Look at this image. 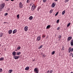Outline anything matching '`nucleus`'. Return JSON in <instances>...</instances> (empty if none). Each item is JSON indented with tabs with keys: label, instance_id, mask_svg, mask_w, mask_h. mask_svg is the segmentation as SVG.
<instances>
[{
	"label": "nucleus",
	"instance_id": "864d4df0",
	"mask_svg": "<svg viewBox=\"0 0 73 73\" xmlns=\"http://www.w3.org/2000/svg\"><path fill=\"white\" fill-rule=\"evenodd\" d=\"M0 46H1V45L0 44Z\"/></svg>",
	"mask_w": 73,
	"mask_h": 73
},
{
	"label": "nucleus",
	"instance_id": "423d86ee",
	"mask_svg": "<svg viewBox=\"0 0 73 73\" xmlns=\"http://www.w3.org/2000/svg\"><path fill=\"white\" fill-rule=\"evenodd\" d=\"M56 6V3H53L52 5V8H54V7Z\"/></svg>",
	"mask_w": 73,
	"mask_h": 73
},
{
	"label": "nucleus",
	"instance_id": "aec40b11",
	"mask_svg": "<svg viewBox=\"0 0 73 73\" xmlns=\"http://www.w3.org/2000/svg\"><path fill=\"white\" fill-rule=\"evenodd\" d=\"M13 72V70H10L9 71V73H12Z\"/></svg>",
	"mask_w": 73,
	"mask_h": 73
},
{
	"label": "nucleus",
	"instance_id": "f3484780",
	"mask_svg": "<svg viewBox=\"0 0 73 73\" xmlns=\"http://www.w3.org/2000/svg\"><path fill=\"white\" fill-rule=\"evenodd\" d=\"M71 45H73V40H71Z\"/></svg>",
	"mask_w": 73,
	"mask_h": 73
},
{
	"label": "nucleus",
	"instance_id": "6e6552de",
	"mask_svg": "<svg viewBox=\"0 0 73 73\" xmlns=\"http://www.w3.org/2000/svg\"><path fill=\"white\" fill-rule=\"evenodd\" d=\"M72 36H69L68 37V41H70V40H72Z\"/></svg>",
	"mask_w": 73,
	"mask_h": 73
},
{
	"label": "nucleus",
	"instance_id": "3c124183",
	"mask_svg": "<svg viewBox=\"0 0 73 73\" xmlns=\"http://www.w3.org/2000/svg\"><path fill=\"white\" fill-rule=\"evenodd\" d=\"M16 50V51H17V50Z\"/></svg>",
	"mask_w": 73,
	"mask_h": 73
},
{
	"label": "nucleus",
	"instance_id": "4be33fe9",
	"mask_svg": "<svg viewBox=\"0 0 73 73\" xmlns=\"http://www.w3.org/2000/svg\"><path fill=\"white\" fill-rule=\"evenodd\" d=\"M53 10L52 9L50 11V13H52L53 12Z\"/></svg>",
	"mask_w": 73,
	"mask_h": 73
},
{
	"label": "nucleus",
	"instance_id": "dca6fc26",
	"mask_svg": "<svg viewBox=\"0 0 73 73\" xmlns=\"http://www.w3.org/2000/svg\"><path fill=\"white\" fill-rule=\"evenodd\" d=\"M16 54V52L14 51L13 52V56H15Z\"/></svg>",
	"mask_w": 73,
	"mask_h": 73
},
{
	"label": "nucleus",
	"instance_id": "de8ad7c7",
	"mask_svg": "<svg viewBox=\"0 0 73 73\" xmlns=\"http://www.w3.org/2000/svg\"><path fill=\"white\" fill-rule=\"evenodd\" d=\"M72 53H71L70 54V55H71V56H72Z\"/></svg>",
	"mask_w": 73,
	"mask_h": 73
},
{
	"label": "nucleus",
	"instance_id": "ddd939ff",
	"mask_svg": "<svg viewBox=\"0 0 73 73\" xmlns=\"http://www.w3.org/2000/svg\"><path fill=\"white\" fill-rule=\"evenodd\" d=\"M50 27V25H49L47 26L46 27V29H49Z\"/></svg>",
	"mask_w": 73,
	"mask_h": 73
},
{
	"label": "nucleus",
	"instance_id": "a211bd4d",
	"mask_svg": "<svg viewBox=\"0 0 73 73\" xmlns=\"http://www.w3.org/2000/svg\"><path fill=\"white\" fill-rule=\"evenodd\" d=\"M29 20H32V19H33V17L32 16H31L29 18Z\"/></svg>",
	"mask_w": 73,
	"mask_h": 73
},
{
	"label": "nucleus",
	"instance_id": "412c9836",
	"mask_svg": "<svg viewBox=\"0 0 73 73\" xmlns=\"http://www.w3.org/2000/svg\"><path fill=\"white\" fill-rule=\"evenodd\" d=\"M21 54V52H17V55H20Z\"/></svg>",
	"mask_w": 73,
	"mask_h": 73
},
{
	"label": "nucleus",
	"instance_id": "4468645a",
	"mask_svg": "<svg viewBox=\"0 0 73 73\" xmlns=\"http://www.w3.org/2000/svg\"><path fill=\"white\" fill-rule=\"evenodd\" d=\"M65 11L64 10L62 12V15H64V14H65Z\"/></svg>",
	"mask_w": 73,
	"mask_h": 73
},
{
	"label": "nucleus",
	"instance_id": "58836bf2",
	"mask_svg": "<svg viewBox=\"0 0 73 73\" xmlns=\"http://www.w3.org/2000/svg\"><path fill=\"white\" fill-rule=\"evenodd\" d=\"M33 3H31L30 4V6H32V5Z\"/></svg>",
	"mask_w": 73,
	"mask_h": 73
},
{
	"label": "nucleus",
	"instance_id": "ea45409f",
	"mask_svg": "<svg viewBox=\"0 0 73 73\" xmlns=\"http://www.w3.org/2000/svg\"><path fill=\"white\" fill-rule=\"evenodd\" d=\"M7 15H8V13H6L5 14V16H7Z\"/></svg>",
	"mask_w": 73,
	"mask_h": 73
},
{
	"label": "nucleus",
	"instance_id": "c756f323",
	"mask_svg": "<svg viewBox=\"0 0 73 73\" xmlns=\"http://www.w3.org/2000/svg\"><path fill=\"white\" fill-rule=\"evenodd\" d=\"M70 23H69L68 24V25H67V27H68L69 26H70Z\"/></svg>",
	"mask_w": 73,
	"mask_h": 73
},
{
	"label": "nucleus",
	"instance_id": "37998d69",
	"mask_svg": "<svg viewBox=\"0 0 73 73\" xmlns=\"http://www.w3.org/2000/svg\"><path fill=\"white\" fill-rule=\"evenodd\" d=\"M42 56L44 57H45V55H44V54H43Z\"/></svg>",
	"mask_w": 73,
	"mask_h": 73
},
{
	"label": "nucleus",
	"instance_id": "6e6d98bb",
	"mask_svg": "<svg viewBox=\"0 0 73 73\" xmlns=\"http://www.w3.org/2000/svg\"><path fill=\"white\" fill-rule=\"evenodd\" d=\"M35 0H34V1H35Z\"/></svg>",
	"mask_w": 73,
	"mask_h": 73
},
{
	"label": "nucleus",
	"instance_id": "f257e3e1",
	"mask_svg": "<svg viewBox=\"0 0 73 73\" xmlns=\"http://www.w3.org/2000/svg\"><path fill=\"white\" fill-rule=\"evenodd\" d=\"M34 72L35 73H38V68H35L34 69Z\"/></svg>",
	"mask_w": 73,
	"mask_h": 73
},
{
	"label": "nucleus",
	"instance_id": "39448f33",
	"mask_svg": "<svg viewBox=\"0 0 73 73\" xmlns=\"http://www.w3.org/2000/svg\"><path fill=\"white\" fill-rule=\"evenodd\" d=\"M4 6H5L4 4H1V5H0V7L3 9V8L4 7Z\"/></svg>",
	"mask_w": 73,
	"mask_h": 73
},
{
	"label": "nucleus",
	"instance_id": "2eb2a0df",
	"mask_svg": "<svg viewBox=\"0 0 73 73\" xmlns=\"http://www.w3.org/2000/svg\"><path fill=\"white\" fill-rule=\"evenodd\" d=\"M29 69V67H27L26 68H25V70H28Z\"/></svg>",
	"mask_w": 73,
	"mask_h": 73
},
{
	"label": "nucleus",
	"instance_id": "b1692460",
	"mask_svg": "<svg viewBox=\"0 0 73 73\" xmlns=\"http://www.w3.org/2000/svg\"><path fill=\"white\" fill-rule=\"evenodd\" d=\"M3 34L2 33H1L0 34V37H1L3 36Z\"/></svg>",
	"mask_w": 73,
	"mask_h": 73
},
{
	"label": "nucleus",
	"instance_id": "2f4dec72",
	"mask_svg": "<svg viewBox=\"0 0 73 73\" xmlns=\"http://www.w3.org/2000/svg\"><path fill=\"white\" fill-rule=\"evenodd\" d=\"M21 48V47L20 46H19L17 48V49H20Z\"/></svg>",
	"mask_w": 73,
	"mask_h": 73
},
{
	"label": "nucleus",
	"instance_id": "4c0bfd02",
	"mask_svg": "<svg viewBox=\"0 0 73 73\" xmlns=\"http://www.w3.org/2000/svg\"><path fill=\"white\" fill-rule=\"evenodd\" d=\"M62 50H64V47H63L62 49Z\"/></svg>",
	"mask_w": 73,
	"mask_h": 73
},
{
	"label": "nucleus",
	"instance_id": "a878e982",
	"mask_svg": "<svg viewBox=\"0 0 73 73\" xmlns=\"http://www.w3.org/2000/svg\"><path fill=\"white\" fill-rule=\"evenodd\" d=\"M55 53V51H54L52 52V55L54 54Z\"/></svg>",
	"mask_w": 73,
	"mask_h": 73
},
{
	"label": "nucleus",
	"instance_id": "473e14b6",
	"mask_svg": "<svg viewBox=\"0 0 73 73\" xmlns=\"http://www.w3.org/2000/svg\"><path fill=\"white\" fill-rule=\"evenodd\" d=\"M42 46H42V45L41 46H40L39 48L40 49H41V48H42Z\"/></svg>",
	"mask_w": 73,
	"mask_h": 73
},
{
	"label": "nucleus",
	"instance_id": "a18cd8bd",
	"mask_svg": "<svg viewBox=\"0 0 73 73\" xmlns=\"http://www.w3.org/2000/svg\"><path fill=\"white\" fill-rule=\"evenodd\" d=\"M45 37V36H42V37H43V38H44V37Z\"/></svg>",
	"mask_w": 73,
	"mask_h": 73
},
{
	"label": "nucleus",
	"instance_id": "20e7f679",
	"mask_svg": "<svg viewBox=\"0 0 73 73\" xmlns=\"http://www.w3.org/2000/svg\"><path fill=\"white\" fill-rule=\"evenodd\" d=\"M28 27L27 26H26L24 27V30L25 32H27L28 30Z\"/></svg>",
	"mask_w": 73,
	"mask_h": 73
},
{
	"label": "nucleus",
	"instance_id": "603ef678",
	"mask_svg": "<svg viewBox=\"0 0 73 73\" xmlns=\"http://www.w3.org/2000/svg\"><path fill=\"white\" fill-rule=\"evenodd\" d=\"M4 23H6V22H5Z\"/></svg>",
	"mask_w": 73,
	"mask_h": 73
},
{
	"label": "nucleus",
	"instance_id": "f8f14e48",
	"mask_svg": "<svg viewBox=\"0 0 73 73\" xmlns=\"http://www.w3.org/2000/svg\"><path fill=\"white\" fill-rule=\"evenodd\" d=\"M8 32L9 34H11V33H12V31L11 30H10L8 31Z\"/></svg>",
	"mask_w": 73,
	"mask_h": 73
},
{
	"label": "nucleus",
	"instance_id": "09e8293b",
	"mask_svg": "<svg viewBox=\"0 0 73 73\" xmlns=\"http://www.w3.org/2000/svg\"><path fill=\"white\" fill-rule=\"evenodd\" d=\"M9 0H6V1H8Z\"/></svg>",
	"mask_w": 73,
	"mask_h": 73
},
{
	"label": "nucleus",
	"instance_id": "393cba45",
	"mask_svg": "<svg viewBox=\"0 0 73 73\" xmlns=\"http://www.w3.org/2000/svg\"><path fill=\"white\" fill-rule=\"evenodd\" d=\"M3 9L0 7V12L2 11L3 10Z\"/></svg>",
	"mask_w": 73,
	"mask_h": 73
},
{
	"label": "nucleus",
	"instance_id": "1a4fd4ad",
	"mask_svg": "<svg viewBox=\"0 0 73 73\" xmlns=\"http://www.w3.org/2000/svg\"><path fill=\"white\" fill-rule=\"evenodd\" d=\"M16 32H17V30L15 29V30H14L13 32V34H15V33H16Z\"/></svg>",
	"mask_w": 73,
	"mask_h": 73
},
{
	"label": "nucleus",
	"instance_id": "9d476101",
	"mask_svg": "<svg viewBox=\"0 0 73 73\" xmlns=\"http://www.w3.org/2000/svg\"><path fill=\"white\" fill-rule=\"evenodd\" d=\"M14 58L15 59H18V58H19V56H14Z\"/></svg>",
	"mask_w": 73,
	"mask_h": 73
},
{
	"label": "nucleus",
	"instance_id": "6ab92c4d",
	"mask_svg": "<svg viewBox=\"0 0 73 73\" xmlns=\"http://www.w3.org/2000/svg\"><path fill=\"white\" fill-rule=\"evenodd\" d=\"M4 60V58L1 57L0 58V61H3Z\"/></svg>",
	"mask_w": 73,
	"mask_h": 73
},
{
	"label": "nucleus",
	"instance_id": "9b49d317",
	"mask_svg": "<svg viewBox=\"0 0 73 73\" xmlns=\"http://www.w3.org/2000/svg\"><path fill=\"white\" fill-rule=\"evenodd\" d=\"M37 38L38 41H39V40H40V38H41V37L40 36H38L37 37Z\"/></svg>",
	"mask_w": 73,
	"mask_h": 73
},
{
	"label": "nucleus",
	"instance_id": "c9c22d12",
	"mask_svg": "<svg viewBox=\"0 0 73 73\" xmlns=\"http://www.w3.org/2000/svg\"><path fill=\"white\" fill-rule=\"evenodd\" d=\"M53 72V70H51L50 71V73H52Z\"/></svg>",
	"mask_w": 73,
	"mask_h": 73
},
{
	"label": "nucleus",
	"instance_id": "f03ea898",
	"mask_svg": "<svg viewBox=\"0 0 73 73\" xmlns=\"http://www.w3.org/2000/svg\"><path fill=\"white\" fill-rule=\"evenodd\" d=\"M36 9V7H35V5H33L31 7V11H34V9Z\"/></svg>",
	"mask_w": 73,
	"mask_h": 73
},
{
	"label": "nucleus",
	"instance_id": "cd10ccee",
	"mask_svg": "<svg viewBox=\"0 0 73 73\" xmlns=\"http://www.w3.org/2000/svg\"><path fill=\"white\" fill-rule=\"evenodd\" d=\"M3 72V69L1 68H0V72Z\"/></svg>",
	"mask_w": 73,
	"mask_h": 73
},
{
	"label": "nucleus",
	"instance_id": "49530a36",
	"mask_svg": "<svg viewBox=\"0 0 73 73\" xmlns=\"http://www.w3.org/2000/svg\"><path fill=\"white\" fill-rule=\"evenodd\" d=\"M11 1H14V0H11Z\"/></svg>",
	"mask_w": 73,
	"mask_h": 73
},
{
	"label": "nucleus",
	"instance_id": "7ed1b4c3",
	"mask_svg": "<svg viewBox=\"0 0 73 73\" xmlns=\"http://www.w3.org/2000/svg\"><path fill=\"white\" fill-rule=\"evenodd\" d=\"M19 7L20 8H22L23 7V5L22 4L21 2H20L19 3Z\"/></svg>",
	"mask_w": 73,
	"mask_h": 73
},
{
	"label": "nucleus",
	"instance_id": "f704fd0d",
	"mask_svg": "<svg viewBox=\"0 0 73 73\" xmlns=\"http://www.w3.org/2000/svg\"><path fill=\"white\" fill-rule=\"evenodd\" d=\"M58 12H57L55 14V16H57L58 15Z\"/></svg>",
	"mask_w": 73,
	"mask_h": 73
},
{
	"label": "nucleus",
	"instance_id": "5fc2aeb1",
	"mask_svg": "<svg viewBox=\"0 0 73 73\" xmlns=\"http://www.w3.org/2000/svg\"><path fill=\"white\" fill-rule=\"evenodd\" d=\"M0 54H1V53H0Z\"/></svg>",
	"mask_w": 73,
	"mask_h": 73
},
{
	"label": "nucleus",
	"instance_id": "e433bc0d",
	"mask_svg": "<svg viewBox=\"0 0 73 73\" xmlns=\"http://www.w3.org/2000/svg\"><path fill=\"white\" fill-rule=\"evenodd\" d=\"M61 38V36H58V38Z\"/></svg>",
	"mask_w": 73,
	"mask_h": 73
},
{
	"label": "nucleus",
	"instance_id": "8fccbe9b",
	"mask_svg": "<svg viewBox=\"0 0 73 73\" xmlns=\"http://www.w3.org/2000/svg\"><path fill=\"white\" fill-rule=\"evenodd\" d=\"M8 11H9V9H8Z\"/></svg>",
	"mask_w": 73,
	"mask_h": 73
},
{
	"label": "nucleus",
	"instance_id": "7c9ffc66",
	"mask_svg": "<svg viewBox=\"0 0 73 73\" xmlns=\"http://www.w3.org/2000/svg\"><path fill=\"white\" fill-rule=\"evenodd\" d=\"M59 21H60V20L59 19H58L56 23H59Z\"/></svg>",
	"mask_w": 73,
	"mask_h": 73
},
{
	"label": "nucleus",
	"instance_id": "72a5a7b5",
	"mask_svg": "<svg viewBox=\"0 0 73 73\" xmlns=\"http://www.w3.org/2000/svg\"><path fill=\"white\" fill-rule=\"evenodd\" d=\"M46 1V0H43V3H45Z\"/></svg>",
	"mask_w": 73,
	"mask_h": 73
},
{
	"label": "nucleus",
	"instance_id": "5701e85b",
	"mask_svg": "<svg viewBox=\"0 0 73 73\" xmlns=\"http://www.w3.org/2000/svg\"><path fill=\"white\" fill-rule=\"evenodd\" d=\"M30 1H31V0H27V3H29L30 2Z\"/></svg>",
	"mask_w": 73,
	"mask_h": 73
},
{
	"label": "nucleus",
	"instance_id": "c03bdc74",
	"mask_svg": "<svg viewBox=\"0 0 73 73\" xmlns=\"http://www.w3.org/2000/svg\"><path fill=\"white\" fill-rule=\"evenodd\" d=\"M49 70H48L47 72V73H49Z\"/></svg>",
	"mask_w": 73,
	"mask_h": 73
},
{
	"label": "nucleus",
	"instance_id": "bb28decb",
	"mask_svg": "<svg viewBox=\"0 0 73 73\" xmlns=\"http://www.w3.org/2000/svg\"><path fill=\"white\" fill-rule=\"evenodd\" d=\"M69 1V0H65L64 1L65 3H67V2H68Z\"/></svg>",
	"mask_w": 73,
	"mask_h": 73
},
{
	"label": "nucleus",
	"instance_id": "a19ab883",
	"mask_svg": "<svg viewBox=\"0 0 73 73\" xmlns=\"http://www.w3.org/2000/svg\"><path fill=\"white\" fill-rule=\"evenodd\" d=\"M60 29V27H58L57 29V30H59V29Z\"/></svg>",
	"mask_w": 73,
	"mask_h": 73
},
{
	"label": "nucleus",
	"instance_id": "c85d7f7f",
	"mask_svg": "<svg viewBox=\"0 0 73 73\" xmlns=\"http://www.w3.org/2000/svg\"><path fill=\"white\" fill-rule=\"evenodd\" d=\"M19 14H18L17 15V19H19Z\"/></svg>",
	"mask_w": 73,
	"mask_h": 73
},
{
	"label": "nucleus",
	"instance_id": "0eeeda50",
	"mask_svg": "<svg viewBox=\"0 0 73 73\" xmlns=\"http://www.w3.org/2000/svg\"><path fill=\"white\" fill-rule=\"evenodd\" d=\"M68 50H69V52H68V53H70V52H72V47H70L69 48V49H68Z\"/></svg>",
	"mask_w": 73,
	"mask_h": 73
},
{
	"label": "nucleus",
	"instance_id": "79ce46f5",
	"mask_svg": "<svg viewBox=\"0 0 73 73\" xmlns=\"http://www.w3.org/2000/svg\"><path fill=\"white\" fill-rule=\"evenodd\" d=\"M54 1H58V0H54Z\"/></svg>",
	"mask_w": 73,
	"mask_h": 73
}]
</instances>
